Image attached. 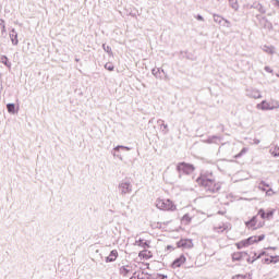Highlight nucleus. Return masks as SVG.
<instances>
[{"instance_id":"nucleus-39","label":"nucleus","mask_w":279,"mask_h":279,"mask_svg":"<svg viewBox=\"0 0 279 279\" xmlns=\"http://www.w3.org/2000/svg\"><path fill=\"white\" fill-rule=\"evenodd\" d=\"M272 2L276 8H279V0H272Z\"/></svg>"},{"instance_id":"nucleus-28","label":"nucleus","mask_w":279,"mask_h":279,"mask_svg":"<svg viewBox=\"0 0 279 279\" xmlns=\"http://www.w3.org/2000/svg\"><path fill=\"white\" fill-rule=\"evenodd\" d=\"M244 154H247V148H242V150L234 156V158H241V156H244Z\"/></svg>"},{"instance_id":"nucleus-24","label":"nucleus","mask_w":279,"mask_h":279,"mask_svg":"<svg viewBox=\"0 0 279 279\" xmlns=\"http://www.w3.org/2000/svg\"><path fill=\"white\" fill-rule=\"evenodd\" d=\"M151 74L157 78V80H162V76H160V69H153Z\"/></svg>"},{"instance_id":"nucleus-51","label":"nucleus","mask_w":279,"mask_h":279,"mask_svg":"<svg viewBox=\"0 0 279 279\" xmlns=\"http://www.w3.org/2000/svg\"><path fill=\"white\" fill-rule=\"evenodd\" d=\"M277 76L279 77V74Z\"/></svg>"},{"instance_id":"nucleus-3","label":"nucleus","mask_w":279,"mask_h":279,"mask_svg":"<svg viewBox=\"0 0 279 279\" xmlns=\"http://www.w3.org/2000/svg\"><path fill=\"white\" fill-rule=\"evenodd\" d=\"M131 274H133V276L130 278ZM120 276H123V278H130V279L136 278V265H126V266L120 267Z\"/></svg>"},{"instance_id":"nucleus-20","label":"nucleus","mask_w":279,"mask_h":279,"mask_svg":"<svg viewBox=\"0 0 279 279\" xmlns=\"http://www.w3.org/2000/svg\"><path fill=\"white\" fill-rule=\"evenodd\" d=\"M243 256H247V253H245V252L233 253L232 259L241 260L243 258Z\"/></svg>"},{"instance_id":"nucleus-30","label":"nucleus","mask_w":279,"mask_h":279,"mask_svg":"<svg viewBox=\"0 0 279 279\" xmlns=\"http://www.w3.org/2000/svg\"><path fill=\"white\" fill-rule=\"evenodd\" d=\"M102 49L104 51H106L107 53H112V48L110 46H106V44L102 45Z\"/></svg>"},{"instance_id":"nucleus-17","label":"nucleus","mask_w":279,"mask_h":279,"mask_svg":"<svg viewBox=\"0 0 279 279\" xmlns=\"http://www.w3.org/2000/svg\"><path fill=\"white\" fill-rule=\"evenodd\" d=\"M0 62L8 69H12V63L8 60L7 56H1Z\"/></svg>"},{"instance_id":"nucleus-9","label":"nucleus","mask_w":279,"mask_h":279,"mask_svg":"<svg viewBox=\"0 0 279 279\" xmlns=\"http://www.w3.org/2000/svg\"><path fill=\"white\" fill-rule=\"evenodd\" d=\"M178 247H182L183 250H191L193 247V240H181L177 243Z\"/></svg>"},{"instance_id":"nucleus-43","label":"nucleus","mask_w":279,"mask_h":279,"mask_svg":"<svg viewBox=\"0 0 279 279\" xmlns=\"http://www.w3.org/2000/svg\"><path fill=\"white\" fill-rule=\"evenodd\" d=\"M112 154H113V156H117L120 160H123V157L117 155V153H112Z\"/></svg>"},{"instance_id":"nucleus-19","label":"nucleus","mask_w":279,"mask_h":279,"mask_svg":"<svg viewBox=\"0 0 279 279\" xmlns=\"http://www.w3.org/2000/svg\"><path fill=\"white\" fill-rule=\"evenodd\" d=\"M136 245H138L140 247H143L144 250H146V247H149V242L140 239L135 242Z\"/></svg>"},{"instance_id":"nucleus-31","label":"nucleus","mask_w":279,"mask_h":279,"mask_svg":"<svg viewBox=\"0 0 279 279\" xmlns=\"http://www.w3.org/2000/svg\"><path fill=\"white\" fill-rule=\"evenodd\" d=\"M0 26L2 28V33H4L5 32V20L0 19Z\"/></svg>"},{"instance_id":"nucleus-16","label":"nucleus","mask_w":279,"mask_h":279,"mask_svg":"<svg viewBox=\"0 0 279 279\" xmlns=\"http://www.w3.org/2000/svg\"><path fill=\"white\" fill-rule=\"evenodd\" d=\"M193 220V217H191V215L185 214L182 218H181V223L183 226H189V223H191V221Z\"/></svg>"},{"instance_id":"nucleus-41","label":"nucleus","mask_w":279,"mask_h":279,"mask_svg":"<svg viewBox=\"0 0 279 279\" xmlns=\"http://www.w3.org/2000/svg\"><path fill=\"white\" fill-rule=\"evenodd\" d=\"M254 145H260V140H254Z\"/></svg>"},{"instance_id":"nucleus-44","label":"nucleus","mask_w":279,"mask_h":279,"mask_svg":"<svg viewBox=\"0 0 279 279\" xmlns=\"http://www.w3.org/2000/svg\"><path fill=\"white\" fill-rule=\"evenodd\" d=\"M263 256H265V252H262L256 258H262Z\"/></svg>"},{"instance_id":"nucleus-6","label":"nucleus","mask_w":279,"mask_h":279,"mask_svg":"<svg viewBox=\"0 0 279 279\" xmlns=\"http://www.w3.org/2000/svg\"><path fill=\"white\" fill-rule=\"evenodd\" d=\"M258 110H276L279 108V102L275 101V105L268 102L267 100H263L260 104L257 105Z\"/></svg>"},{"instance_id":"nucleus-34","label":"nucleus","mask_w":279,"mask_h":279,"mask_svg":"<svg viewBox=\"0 0 279 279\" xmlns=\"http://www.w3.org/2000/svg\"><path fill=\"white\" fill-rule=\"evenodd\" d=\"M270 263H274V264L279 263V255L270 256Z\"/></svg>"},{"instance_id":"nucleus-10","label":"nucleus","mask_w":279,"mask_h":279,"mask_svg":"<svg viewBox=\"0 0 279 279\" xmlns=\"http://www.w3.org/2000/svg\"><path fill=\"white\" fill-rule=\"evenodd\" d=\"M185 263H186V257L184 255H181L179 258H177L172 263V268L178 269V267H182V265H184Z\"/></svg>"},{"instance_id":"nucleus-23","label":"nucleus","mask_w":279,"mask_h":279,"mask_svg":"<svg viewBox=\"0 0 279 279\" xmlns=\"http://www.w3.org/2000/svg\"><path fill=\"white\" fill-rule=\"evenodd\" d=\"M262 49H263V51H265V53L274 54V47L272 46H263Z\"/></svg>"},{"instance_id":"nucleus-38","label":"nucleus","mask_w":279,"mask_h":279,"mask_svg":"<svg viewBox=\"0 0 279 279\" xmlns=\"http://www.w3.org/2000/svg\"><path fill=\"white\" fill-rule=\"evenodd\" d=\"M265 71H267V73H274V70H271L269 66H265Z\"/></svg>"},{"instance_id":"nucleus-12","label":"nucleus","mask_w":279,"mask_h":279,"mask_svg":"<svg viewBox=\"0 0 279 279\" xmlns=\"http://www.w3.org/2000/svg\"><path fill=\"white\" fill-rule=\"evenodd\" d=\"M274 213H276V209H272L268 213H265V209H259L258 215L262 219H270L271 217H274Z\"/></svg>"},{"instance_id":"nucleus-26","label":"nucleus","mask_w":279,"mask_h":279,"mask_svg":"<svg viewBox=\"0 0 279 279\" xmlns=\"http://www.w3.org/2000/svg\"><path fill=\"white\" fill-rule=\"evenodd\" d=\"M270 154H271V156L277 158L279 156V147L271 148Z\"/></svg>"},{"instance_id":"nucleus-15","label":"nucleus","mask_w":279,"mask_h":279,"mask_svg":"<svg viewBox=\"0 0 279 279\" xmlns=\"http://www.w3.org/2000/svg\"><path fill=\"white\" fill-rule=\"evenodd\" d=\"M226 230H228V225H226V223H219V225H216L215 227H214V231L215 232H226Z\"/></svg>"},{"instance_id":"nucleus-29","label":"nucleus","mask_w":279,"mask_h":279,"mask_svg":"<svg viewBox=\"0 0 279 279\" xmlns=\"http://www.w3.org/2000/svg\"><path fill=\"white\" fill-rule=\"evenodd\" d=\"M221 26H222V27H232V23H230V21H228V20L225 19V20L222 21Z\"/></svg>"},{"instance_id":"nucleus-49","label":"nucleus","mask_w":279,"mask_h":279,"mask_svg":"<svg viewBox=\"0 0 279 279\" xmlns=\"http://www.w3.org/2000/svg\"><path fill=\"white\" fill-rule=\"evenodd\" d=\"M160 73H165V70L160 69Z\"/></svg>"},{"instance_id":"nucleus-32","label":"nucleus","mask_w":279,"mask_h":279,"mask_svg":"<svg viewBox=\"0 0 279 279\" xmlns=\"http://www.w3.org/2000/svg\"><path fill=\"white\" fill-rule=\"evenodd\" d=\"M105 69H107V71H114V65H112V63H107Z\"/></svg>"},{"instance_id":"nucleus-4","label":"nucleus","mask_w":279,"mask_h":279,"mask_svg":"<svg viewBox=\"0 0 279 279\" xmlns=\"http://www.w3.org/2000/svg\"><path fill=\"white\" fill-rule=\"evenodd\" d=\"M177 171H179V174L185 173V175H191V173L195 171V166L186 162H180L177 166Z\"/></svg>"},{"instance_id":"nucleus-37","label":"nucleus","mask_w":279,"mask_h":279,"mask_svg":"<svg viewBox=\"0 0 279 279\" xmlns=\"http://www.w3.org/2000/svg\"><path fill=\"white\" fill-rule=\"evenodd\" d=\"M260 241H265V234L257 236V243Z\"/></svg>"},{"instance_id":"nucleus-7","label":"nucleus","mask_w":279,"mask_h":279,"mask_svg":"<svg viewBox=\"0 0 279 279\" xmlns=\"http://www.w3.org/2000/svg\"><path fill=\"white\" fill-rule=\"evenodd\" d=\"M254 243H258V236H256V235H253V236L238 243V248L241 250V247H247L248 245H254Z\"/></svg>"},{"instance_id":"nucleus-40","label":"nucleus","mask_w":279,"mask_h":279,"mask_svg":"<svg viewBox=\"0 0 279 279\" xmlns=\"http://www.w3.org/2000/svg\"><path fill=\"white\" fill-rule=\"evenodd\" d=\"M255 260H258V256H256V253L254 254L253 259H252L251 263H254Z\"/></svg>"},{"instance_id":"nucleus-27","label":"nucleus","mask_w":279,"mask_h":279,"mask_svg":"<svg viewBox=\"0 0 279 279\" xmlns=\"http://www.w3.org/2000/svg\"><path fill=\"white\" fill-rule=\"evenodd\" d=\"M120 149H125L126 151H130V147H128V146H117V147H114L113 148V151H119Z\"/></svg>"},{"instance_id":"nucleus-48","label":"nucleus","mask_w":279,"mask_h":279,"mask_svg":"<svg viewBox=\"0 0 279 279\" xmlns=\"http://www.w3.org/2000/svg\"><path fill=\"white\" fill-rule=\"evenodd\" d=\"M247 263H252V258L248 257V258H247Z\"/></svg>"},{"instance_id":"nucleus-8","label":"nucleus","mask_w":279,"mask_h":279,"mask_svg":"<svg viewBox=\"0 0 279 279\" xmlns=\"http://www.w3.org/2000/svg\"><path fill=\"white\" fill-rule=\"evenodd\" d=\"M247 10H257L259 14H266L267 13V9H265V7L263 4H260L259 2H254L253 4H247L246 5Z\"/></svg>"},{"instance_id":"nucleus-33","label":"nucleus","mask_w":279,"mask_h":279,"mask_svg":"<svg viewBox=\"0 0 279 279\" xmlns=\"http://www.w3.org/2000/svg\"><path fill=\"white\" fill-rule=\"evenodd\" d=\"M216 138H219V137L218 136H211V137L206 140V143H208L210 145V144L215 143Z\"/></svg>"},{"instance_id":"nucleus-36","label":"nucleus","mask_w":279,"mask_h":279,"mask_svg":"<svg viewBox=\"0 0 279 279\" xmlns=\"http://www.w3.org/2000/svg\"><path fill=\"white\" fill-rule=\"evenodd\" d=\"M157 123H161L162 128L167 130L168 125L165 124V120H158Z\"/></svg>"},{"instance_id":"nucleus-18","label":"nucleus","mask_w":279,"mask_h":279,"mask_svg":"<svg viewBox=\"0 0 279 279\" xmlns=\"http://www.w3.org/2000/svg\"><path fill=\"white\" fill-rule=\"evenodd\" d=\"M7 110L9 114H16V105L14 104H8Z\"/></svg>"},{"instance_id":"nucleus-2","label":"nucleus","mask_w":279,"mask_h":279,"mask_svg":"<svg viewBox=\"0 0 279 279\" xmlns=\"http://www.w3.org/2000/svg\"><path fill=\"white\" fill-rule=\"evenodd\" d=\"M156 206H157V208H159V210H170L172 213H173V210L177 209L175 204H173V202H171V199L158 198L156 201Z\"/></svg>"},{"instance_id":"nucleus-42","label":"nucleus","mask_w":279,"mask_h":279,"mask_svg":"<svg viewBox=\"0 0 279 279\" xmlns=\"http://www.w3.org/2000/svg\"><path fill=\"white\" fill-rule=\"evenodd\" d=\"M196 19H197V21H204V16H202V15H197Z\"/></svg>"},{"instance_id":"nucleus-13","label":"nucleus","mask_w":279,"mask_h":279,"mask_svg":"<svg viewBox=\"0 0 279 279\" xmlns=\"http://www.w3.org/2000/svg\"><path fill=\"white\" fill-rule=\"evenodd\" d=\"M247 96L252 97L253 99H260V97H263V95H260V92L258 89H248Z\"/></svg>"},{"instance_id":"nucleus-46","label":"nucleus","mask_w":279,"mask_h":279,"mask_svg":"<svg viewBox=\"0 0 279 279\" xmlns=\"http://www.w3.org/2000/svg\"><path fill=\"white\" fill-rule=\"evenodd\" d=\"M276 101H277V100L270 101V106H276Z\"/></svg>"},{"instance_id":"nucleus-25","label":"nucleus","mask_w":279,"mask_h":279,"mask_svg":"<svg viewBox=\"0 0 279 279\" xmlns=\"http://www.w3.org/2000/svg\"><path fill=\"white\" fill-rule=\"evenodd\" d=\"M256 226V217H253L250 221H246V228H254Z\"/></svg>"},{"instance_id":"nucleus-35","label":"nucleus","mask_w":279,"mask_h":279,"mask_svg":"<svg viewBox=\"0 0 279 279\" xmlns=\"http://www.w3.org/2000/svg\"><path fill=\"white\" fill-rule=\"evenodd\" d=\"M263 186H269V184H266L265 181H262L260 184H259V189L262 191H265V187H263Z\"/></svg>"},{"instance_id":"nucleus-1","label":"nucleus","mask_w":279,"mask_h":279,"mask_svg":"<svg viewBox=\"0 0 279 279\" xmlns=\"http://www.w3.org/2000/svg\"><path fill=\"white\" fill-rule=\"evenodd\" d=\"M196 182L201 186H204L207 193H218V191L221 190V183H215V180L208 179L206 177H199Z\"/></svg>"},{"instance_id":"nucleus-22","label":"nucleus","mask_w":279,"mask_h":279,"mask_svg":"<svg viewBox=\"0 0 279 279\" xmlns=\"http://www.w3.org/2000/svg\"><path fill=\"white\" fill-rule=\"evenodd\" d=\"M213 16H214V21L218 25H222L225 19L221 15L214 13Z\"/></svg>"},{"instance_id":"nucleus-50","label":"nucleus","mask_w":279,"mask_h":279,"mask_svg":"<svg viewBox=\"0 0 279 279\" xmlns=\"http://www.w3.org/2000/svg\"><path fill=\"white\" fill-rule=\"evenodd\" d=\"M270 250H276V247H270Z\"/></svg>"},{"instance_id":"nucleus-21","label":"nucleus","mask_w":279,"mask_h":279,"mask_svg":"<svg viewBox=\"0 0 279 279\" xmlns=\"http://www.w3.org/2000/svg\"><path fill=\"white\" fill-rule=\"evenodd\" d=\"M230 8L236 12L239 10V1L238 0H228Z\"/></svg>"},{"instance_id":"nucleus-11","label":"nucleus","mask_w":279,"mask_h":279,"mask_svg":"<svg viewBox=\"0 0 279 279\" xmlns=\"http://www.w3.org/2000/svg\"><path fill=\"white\" fill-rule=\"evenodd\" d=\"M10 36V40L12 43V45L16 46L19 45V33H16V29H12L9 34Z\"/></svg>"},{"instance_id":"nucleus-5","label":"nucleus","mask_w":279,"mask_h":279,"mask_svg":"<svg viewBox=\"0 0 279 279\" xmlns=\"http://www.w3.org/2000/svg\"><path fill=\"white\" fill-rule=\"evenodd\" d=\"M121 195H128L132 193V182L128 179L123 180L118 186Z\"/></svg>"},{"instance_id":"nucleus-45","label":"nucleus","mask_w":279,"mask_h":279,"mask_svg":"<svg viewBox=\"0 0 279 279\" xmlns=\"http://www.w3.org/2000/svg\"><path fill=\"white\" fill-rule=\"evenodd\" d=\"M265 263L269 265V263H271V258H265Z\"/></svg>"},{"instance_id":"nucleus-14","label":"nucleus","mask_w":279,"mask_h":279,"mask_svg":"<svg viewBox=\"0 0 279 279\" xmlns=\"http://www.w3.org/2000/svg\"><path fill=\"white\" fill-rule=\"evenodd\" d=\"M118 256L119 253L117 252V250L111 251L109 256L106 257V263H114Z\"/></svg>"},{"instance_id":"nucleus-47","label":"nucleus","mask_w":279,"mask_h":279,"mask_svg":"<svg viewBox=\"0 0 279 279\" xmlns=\"http://www.w3.org/2000/svg\"><path fill=\"white\" fill-rule=\"evenodd\" d=\"M161 279H167V276H165V275H161Z\"/></svg>"}]
</instances>
